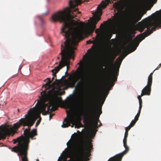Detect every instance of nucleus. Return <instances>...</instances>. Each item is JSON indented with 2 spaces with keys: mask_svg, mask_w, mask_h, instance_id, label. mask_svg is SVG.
I'll return each mask as SVG.
<instances>
[{
  "mask_svg": "<svg viewBox=\"0 0 161 161\" xmlns=\"http://www.w3.org/2000/svg\"><path fill=\"white\" fill-rule=\"evenodd\" d=\"M109 3L110 0H70L69 7L52 16L51 21L63 23L60 33L66 39L64 46L61 45V58H74L78 42L84 34L93 32Z\"/></svg>",
  "mask_w": 161,
  "mask_h": 161,
  "instance_id": "f257e3e1",
  "label": "nucleus"
},
{
  "mask_svg": "<svg viewBox=\"0 0 161 161\" xmlns=\"http://www.w3.org/2000/svg\"><path fill=\"white\" fill-rule=\"evenodd\" d=\"M34 123V120L27 115H25V118L21 119L18 122L14 124L13 126L5 128L2 131L1 128L0 130V140L4 139L7 135L10 136L12 134V136L17 132L18 128L21 125L23 126H28L24 132V136H22L14 140V143L18 142L17 146L11 148V150L17 153L18 155L21 156L22 161H29L27 157V151L28 148V144L30 142V138L34 139V137L37 135V130L33 129L31 131L30 127ZM35 139V138H34Z\"/></svg>",
  "mask_w": 161,
  "mask_h": 161,
  "instance_id": "f03ea898",
  "label": "nucleus"
},
{
  "mask_svg": "<svg viewBox=\"0 0 161 161\" xmlns=\"http://www.w3.org/2000/svg\"><path fill=\"white\" fill-rule=\"evenodd\" d=\"M122 61H80L78 63L79 66L75 70V76L69 80L67 84L68 86L71 87L75 86V89L80 91L81 89L86 88L87 87L82 88L80 90L75 88V86L76 82L79 79H81L84 69L88 66L87 62H105L104 66L105 69H103L106 73L109 75L107 79V83L110 87L114 85V82L117 80V76L119 75V69Z\"/></svg>",
  "mask_w": 161,
  "mask_h": 161,
  "instance_id": "7ed1b4c3",
  "label": "nucleus"
},
{
  "mask_svg": "<svg viewBox=\"0 0 161 161\" xmlns=\"http://www.w3.org/2000/svg\"><path fill=\"white\" fill-rule=\"evenodd\" d=\"M99 83L97 89L100 92L101 98L103 100L102 101L100 102L97 109H96L94 106L96 100V98L92 99L88 103L87 107H86H86L85 106L80 105V103L77 105L75 108V111L80 116L84 111H86V117L84 118V122L85 123L91 124L94 127L98 125L100 115L102 113L101 108L108 94V93L105 95V91L103 90V86L100 85V82Z\"/></svg>",
  "mask_w": 161,
  "mask_h": 161,
  "instance_id": "20e7f679",
  "label": "nucleus"
},
{
  "mask_svg": "<svg viewBox=\"0 0 161 161\" xmlns=\"http://www.w3.org/2000/svg\"><path fill=\"white\" fill-rule=\"evenodd\" d=\"M142 22V24L139 26V31L142 32L145 28H147V29L144 33L137 36L132 41L131 43L128 45V47H133L132 51L136 49L141 41L152 33L153 31H155L157 28L161 26V17L153 21L146 18L143 20Z\"/></svg>",
  "mask_w": 161,
  "mask_h": 161,
  "instance_id": "39448f33",
  "label": "nucleus"
},
{
  "mask_svg": "<svg viewBox=\"0 0 161 161\" xmlns=\"http://www.w3.org/2000/svg\"><path fill=\"white\" fill-rule=\"evenodd\" d=\"M39 104L35 106L33 108H31L28 112V114H26L28 116H29L33 120H34V122L36 119L33 118L31 116V115L33 114H36L37 117L39 118V119L37 120L36 124V126H37L40 124L41 118L40 117V114L42 113V114L43 115H46L47 113H48L52 111H55L57 110L58 106H57V101L56 99H54L50 102L49 104L48 105L47 107H45V111H42L40 114H38L37 111V108L38 107Z\"/></svg>",
  "mask_w": 161,
  "mask_h": 161,
  "instance_id": "423d86ee",
  "label": "nucleus"
},
{
  "mask_svg": "<svg viewBox=\"0 0 161 161\" xmlns=\"http://www.w3.org/2000/svg\"><path fill=\"white\" fill-rule=\"evenodd\" d=\"M46 81V83L42 86V88L44 87L45 89L44 91L41 92V97H39V99L38 100L36 104V106L39 104L38 107L37 108V111L38 114H40L41 111H45V107H47L49 104L50 102L54 99H56L57 101V105L58 104V98H54L51 100H50L48 103L46 104L45 103L46 101H47L48 99V95L47 93V89L48 87H49L50 85V84L52 82L50 78H47L44 80L45 81Z\"/></svg>",
  "mask_w": 161,
  "mask_h": 161,
  "instance_id": "0eeeda50",
  "label": "nucleus"
},
{
  "mask_svg": "<svg viewBox=\"0 0 161 161\" xmlns=\"http://www.w3.org/2000/svg\"><path fill=\"white\" fill-rule=\"evenodd\" d=\"M98 55L97 45L93 46L92 48L88 50L87 53L84 55L80 60H100L97 59Z\"/></svg>",
  "mask_w": 161,
  "mask_h": 161,
  "instance_id": "6e6552de",
  "label": "nucleus"
},
{
  "mask_svg": "<svg viewBox=\"0 0 161 161\" xmlns=\"http://www.w3.org/2000/svg\"><path fill=\"white\" fill-rule=\"evenodd\" d=\"M161 66V63L160 64L157 68L152 72L148 77L147 83L142 91V96L150 95L151 92V87L152 83L153 75V72L156 69H158Z\"/></svg>",
  "mask_w": 161,
  "mask_h": 161,
  "instance_id": "1a4fd4ad",
  "label": "nucleus"
},
{
  "mask_svg": "<svg viewBox=\"0 0 161 161\" xmlns=\"http://www.w3.org/2000/svg\"><path fill=\"white\" fill-rule=\"evenodd\" d=\"M76 123V120L74 116L72 114L69 115L67 114V117L64 119L63 124L62 125L63 128L67 127L70 125L71 123L72 124L71 127H73Z\"/></svg>",
  "mask_w": 161,
  "mask_h": 161,
  "instance_id": "9d476101",
  "label": "nucleus"
},
{
  "mask_svg": "<svg viewBox=\"0 0 161 161\" xmlns=\"http://www.w3.org/2000/svg\"><path fill=\"white\" fill-rule=\"evenodd\" d=\"M89 74L86 80H81L77 82L75 87L76 89L80 90L82 88L88 86L90 82L91 78V77L92 75L90 74H92V73H90Z\"/></svg>",
  "mask_w": 161,
  "mask_h": 161,
  "instance_id": "9b49d317",
  "label": "nucleus"
},
{
  "mask_svg": "<svg viewBox=\"0 0 161 161\" xmlns=\"http://www.w3.org/2000/svg\"><path fill=\"white\" fill-rule=\"evenodd\" d=\"M69 62L70 61H60L58 66L51 70L53 75L52 81L54 80V77L56 76V74L61 69L65 66H67V68L68 69V66L67 65L69 64Z\"/></svg>",
  "mask_w": 161,
  "mask_h": 161,
  "instance_id": "f8f14e48",
  "label": "nucleus"
},
{
  "mask_svg": "<svg viewBox=\"0 0 161 161\" xmlns=\"http://www.w3.org/2000/svg\"><path fill=\"white\" fill-rule=\"evenodd\" d=\"M110 42L109 41L106 42L102 50V52L103 53L108 56H110L112 53L109 47Z\"/></svg>",
  "mask_w": 161,
  "mask_h": 161,
  "instance_id": "ddd939ff",
  "label": "nucleus"
},
{
  "mask_svg": "<svg viewBox=\"0 0 161 161\" xmlns=\"http://www.w3.org/2000/svg\"><path fill=\"white\" fill-rule=\"evenodd\" d=\"M143 14H137L134 15L131 18L129 21V24L131 25H133L140 20L142 17Z\"/></svg>",
  "mask_w": 161,
  "mask_h": 161,
  "instance_id": "4468645a",
  "label": "nucleus"
},
{
  "mask_svg": "<svg viewBox=\"0 0 161 161\" xmlns=\"http://www.w3.org/2000/svg\"><path fill=\"white\" fill-rule=\"evenodd\" d=\"M92 146L90 142H85L83 144V147L84 150L87 152H91V150L92 148Z\"/></svg>",
  "mask_w": 161,
  "mask_h": 161,
  "instance_id": "2eb2a0df",
  "label": "nucleus"
},
{
  "mask_svg": "<svg viewBox=\"0 0 161 161\" xmlns=\"http://www.w3.org/2000/svg\"><path fill=\"white\" fill-rule=\"evenodd\" d=\"M127 138L126 137H124L123 142L124 146L125 148V150L122 153L118 154H119V155H120L122 156H123L124 155H125V154H126L129 150V148L127 145Z\"/></svg>",
  "mask_w": 161,
  "mask_h": 161,
  "instance_id": "dca6fc26",
  "label": "nucleus"
},
{
  "mask_svg": "<svg viewBox=\"0 0 161 161\" xmlns=\"http://www.w3.org/2000/svg\"><path fill=\"white\" fill-rule=\"evenodd\" d=\"M120 19V15L118 12L116 13L114 15V18L113 19L114 22L116 24H118Z\"/></svg>",
  "mask_w": 161,
  "mask_h": 161,
  "instance_id": "f3484780",
  "label": "nucleus"
},
{
  "mask_svg": "<svg viewBox=\"0 0 161 161\" xmlns=\"http://www.w3.org/2000/svg\"><path fill=\"white\" fill-rule=\"evenodd\" d=\"M105 35L108 40H109L112 36L111 30H108L105 33Z\"/></svg>",
  "mask_w": 161,
  "mask_h": 161,
  "instance_id": "a211bd4d",
  "label": "nucleus"
},
{
  "mask_svg": "<svg viewBox=\"0 0 161 161\" xmlns=\"http://www.w3.org/2000/svg\"><path fill=\"white\" fill-rule=\"evenodd\" d=\"M129 53H125L123 55H120L119 58H117L115 60H122L124 58L129 54Z\"/></svg>",
  "mask_w": 161,
  "mask_h": 161,
  "instance_id": "6ab92c4d",
  "label": "nucleus"
},
{
  "mask_svg": "<svg viewBox=\"0 0 161 161\" xmlns=\"http://www.w3.org/2000/svg\"><path fill=\"white\" fill-rule=\"evenodd\" d=\"M64 77V76H63L62 77V78H61V79L60 80H57L56 79V81H54L53 83V84H56L58 86H59V85H60V82L61 81V80Z\"/></svg>",
  "mask_w": 161,
  "mask_h": 161,
  "instance_id": "aec40b11",
  "label": "nucleus"
},
{
  "mask_svg": "<svg viewBox=\"0 0 161 161\" xmlns=\"http://www.w3.org/2000/svg\"><path fill=\"white\" fill-rule=\"evenodd\" d=\"M141 109H139L138 111V113H137L136 115L135 116V119H136L137 120H138L139 117L140 116V114L141 113Z\"/></svg>",
  "mask_w": 161,
  "mask_h": 161,
  "instance_id": "412c9836",
  "label": "nucleus"
},
{
  "mask_svg": "<svg viewBox=\"0 0 161 161\" xmlns=\"http://www.w3.org/2000/svg\"><path fill=\"white\" fill-rule=\"evenodd\" d=\"M113 7L116 9H119V4L118 3H115L113 4Z\"/></svg>",
  "mask_w": 161,
  "mask_h": 161,
  "instance_id": "4be33fe9",
  "label": "nucleus"
},
{
  "mask_svg": "<svg viewBox=\"0 0 161 161\" xmlns=\"http://www.w3.org/2000/svg\"><path fill=\"white\" fill-rule=\"evenodd\" d=\"M97 42V41L95 40H94L93 41H92L91 40H89L88 41H87L86 43L87 44H90V43H96Z\"/></svg>",
  "mask_w": 161,
  "mask_h": 161,
  "instance_id": "5701e85b",
  "label": "nucleus"
},
{
  "mask_svg": "<svg viewBox=\"0 0 161 161\" xmlns=\"http://www.w3.org/2000/svg\"><path fill=\"white\" fill-rule=\"evenodd\" d=\"M39 19L41 22V25L42 26L43 25L45 24V22L43 19L40 16L39 17Z\"/></svg>",
  "mask_w": 161,
  "mask_h": 161,
  "instance_id": "b1692460",
  "label": "nucleus"
},
{
  "mask_svg": "<svg viewBox=\"0 0 161 161\" xmlns=\"http://www.w3.org/2000/svg\"><path fill=\"white\" fill-rule=\"evenodd\" d=\"M137 121V120L134 119L131 122L130 124V125L131 127H133L134 125L135 124L136 122Z\"/></svg>",
  "mask_w": 161,
  "mask_h": 161,
  "instance_id": "393cba45",
  "label": "nucleus"
},
{
  "mask_svg": "<svg viewBox=\"0 0 161 161\" xmlns=\"http://www.w3.org/2000/svg\"><path fill=\"white\" fill-rule=\"evenodd\" d=\"M139 109H142V99H140V100H139Z\"/></svg>",
  "mask_w": 161,
  "mask_h": 161,
  "instance_id": "a878e982",
  "label": "nucleus"
},
{
  "mask_svg": "<svg viewBox=\"0 0 161 161\" xmlns=\"http://www.w3.org/2000/svg\"><path fill=\"white\" fill-rule=\"evenodd\" d=\"M130 125H129V126L125 127V131H127L128 132L129 130L130 129V128L132 127Z\"/></svg>",
  "mask_w": 161,
  "mask_h": 161,
  "instance_id": "bb28decb",
  "label": "nucleus"
},
{
  "mask_svg": "<svg viewBox=\"0 0 161 161\" xmlns=\"http://www.w3.org/2000/svg\"><path fill=\"white\" fill-rule=\"evenodd\" d=\"M53 111H52V112ZM52 112V111L51 112H50L48 113H47V114H50V115H49V118H50V120L51 119V118L54 115V114H52L51 113Z\"/></svg>",
  "mask_w": 161,
  "mask_h": 161,
  "instance_id": "cd10ccee",
  "label": "nucleus"
},
{
  "mask_svg": "<svg viewBox=\"0 0 161 161\" xmlns=\"http://www.w3.org/2000/svg\"><path fill=\"white\" fill-rule=\"evenodd\" d=\"M128 136V132L125 131L124 137H127Z\"/></svg>",
  "mask_w": 161,
  "mask_h": 161,
  "instance_id": "c85d7f7f",
  "label": "nucleus"
},
{
  "mask_svg": "<svg viewBox=\"0 0 161 161\" xmlns=\"http://www.w3.org/2000/svg\"><path fill=\"white\" fill-rule=\"evenodd\" d=\"M142 96V93L141 94V95H139L137 97V98H138V99L139 100H140V99H142V98H141V97L142 96Z\"/></svg>",
  "mask_w": 161,
  "mask_h": 161,
  "instance_id": "c756f323",
  "label": "nucleus"
},
{
  "mask_svg": "<svg viewBox=\"0 0 161 161\" xmlns=\"http://www.w3.org/2000/svg\"><path fill=\"white\" fill-rule=\"evenodd\" d=\"M130 33L133 34V35H134L136 33V32L135 30H132L131 31Z\"/></svg>",
  "mask_w": 161,
  "mask_h": 161,
  "instance_id": "7c9ffc66",
  "label": "nucleus"
},
{
  "mask_svg": "<svg viewBox=\"0 0 161 161\" xmlns=\"http://www.w3.org/2000/svg\"><path fill=\"white\" fill-rule=\"evenodd\" d=\"M66 106H67V108L69 109L71 108V106L69 104H66Z\"/></svg>",
  "mask_w": 161,
  "mask_h": 161,
  "instance_id": "2f4dec72",
  "label": "nucleus"
},
{
  "mask_svg": "<svg viewBox=\"0 0 161 161\" xmlns=\"http://www.w3.org/2000/svg\"><path fill=\"white\" fill-rule=\"evenodd\" d=\"M100 31L98 29H97L96 30V32L97 33L98 32H99Z\"/></svg>",
  "mask_w": 161,
  "mask_h": 161,
  "instance_id": "473e14b6",
  "label": "nucleus"
},
{
  "mask_svg": "<svg viewBox=\"0 0 161 161\" xmlns=\"http://www.w3.org/2000/svg\"><path fill=\"white\" fill-rule=\"evenodd\" d=\"M59 58H60V57H59V56H58V57H57V59H59Z\"/></svg>",
  "mask_w": 161,
  "mask_h": 161,
  "instance_id": "72a5a7b5",
  "label": "nucleus"
},
{
  "mask_svg": "<svg viewBox=\"0 0 161 161\" xmlns=\"http://www.w3.org/2000/svg\"><path fill=\"white\" fill-rule=\"evenodd\" d=\"M101 125H102V124L101 123H100V125H99V126H100Z\"/></svg>",
  "mask_w": 161,
  "mask_h": 161,
  "instance_id": "f704fd0d",
  "label": "nucleus"
},
{
  "mask_svg": "<svg viewBox=\"0 0 161 161\" xmlns=\"http://www.w3.org/2000/svg\"><path fill=\"white\" fill-rule=\"evenodd\" d=\"M65 92L64 91H63V93L64 94V93Z\"/></svg>",
  "mask_w": 161,
  "mask_h": 161,
  "instance_id": "c9c22d12",
  "label": "nucleus"
},
{
  "mask_svg": "<svg viewBox=\"0 0 161 161\" xmlns=\"http://www.w3.org/2000/svg\"><path fill=\"white\" fill-rule=\"evenodd\" d=\"M80 161H83L82 160H80Z\"/></svg>",
  "mask_w": 161,
  "mask_h": 161,
  "instance_id": "e433bc0d",
  "label": "nucleus"
},
{
  "mask_svg": "<svg viewBox=\"0 0 161 161\" xmlns=\"http://www.w3.org/2000/svg\"><path fill=\"white\" fill-rule=\"evenodd\" d=\"M76 125H75V127H76Z\"/></svg>",
  "mask_w": 161,
  "mask_h": 161,
  "instance_id": "4c0bfd02",
  "label": "nucleus"
},
{
  "mask_svg": "<svg viewBox=\"0 0 161 161\" xmlns=\"http://www.w3.org/2000/svg\"><path fill=\"white\" fill-rule=\"evenodd\" d=\"M79 124H81V123L80 122H79Z\"/></svg>",
  "mask_w": 161,
  "mask_h": 161,
  "instance_id": "58836bf2",
  "label": "nucleus"
},
{
  "mask_svg": "<svg viewBox=\"0 0 161 161\" xmlns=\"http://www.w3.org/2000/svg\"><path fill=\"white\" fill-rule=\"evenodd\" d=\"M1 128L0 127V130H1Z\"/></svg>",
  "mask_w": 161,
  "mask_h": 161,
  "instance_id": "ea45409f",
  "label": "nucleus"
}]
</instances>
